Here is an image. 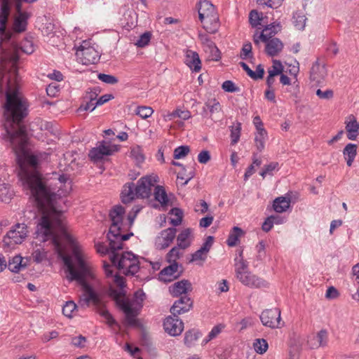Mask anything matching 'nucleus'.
Returning <instances> with one entry per match:
<instances>
[{"mask_svg": "<svg viewBox=\"0 0 359 359\" xmlns=\"http://www.w3.org/2000/svg\"><path fill=\"white\" fill-rule=\"evenodd\" d=\"M27 133L6 140L11 147L20 167V180L24 187L29 189L41 212L35 231L36 238L41 242L51 240L56 248H60V242L55 229H63L62 211L56 207L60 198L54 189L48 186L41 173L36 170L39 160L30 154L27 149Z\"/></svg>", "mask_w": 359, "mask_h": 359, "instance_id": "nucleus-1", "label": "nucleus"}, {"mask_svg": "<svg viewBox=\"0 0 359 359\" xmlns=\"http://www.w3.org/2000/svg\"><path fill=\"white\" fill-rule=\"evenodd\" d=\"M17 66L0 68V96L4 99L3 126L6 140L27 133L25 119L29 114V104L20 90Z\"/></svg>", "mask_w": 359, "mask_h": 359, "instance_id": "nucleus-2", "label": "nucleus"}, {"mask_svg": "<svg viewBox=\"0 0 359 359\" xmlns=\"http://www.w3.org/2000/svg\"><path fill=\"white\" fill-rule=\"evenodd\" d=\"M74 254L76 261V264L73 263L69 255L60 252L59 256L66 266L67 279L70 282L76 281L84 292L83 296L79 299V305L85 307L92 303L96 312L106 319L109 326L117 325V322L107 309L105 302L88 283L90 280L94 278L91 267L79 252L74 251Z\"/></svg>", "mask_w": 359, "mask_h": 359, "instance_id": "nucleus-3", "label": "nucleus"}, {"mask_svg": "<svg viewBox=\"0 0 359 359\" xmlns=\"http://www.w3.org/2000/svg\"><path fill=\"white\" fill-rule=\"evenodd\" d=\"M30 13H20L17 15L11 29H7L6 25V38L0 32V68L15 67L18 60V48L16 46V36L18 34L25 32L27 26V20L30 18Z\"/></svg>", "mask_w": 359, "mask_h": 359, "instance_id": "nucleus-4", "label": "nucleus"}, {"mask_svg": "<svg viewBox=\"0 0 359 359\" xmlns=\"http://www.w3.org/2000/svg\"><path fill=\"white\" fill-rule=\"evenodd\" d=\"M158 181V177L156 175H146L137 181L136 186L133 182L126 184L121 194L122 203H130L135 198H149L151 194L152 187L155 188Z\"/></svg>", "mask_w": 359, "mask_h": 359, "instance_id": "nucleus-5", "label": "nucleus"}, {"mask_svg": "<svg viewBox=\"0 0 359 359\" xmlns=\"http://www.w3.org/2000/svg\"><path fill=\"white\" fill-rule=\"evenodd\" d=\"M125 214V209L121 205H116L109 212V217L111 220V225L109 228L107 237L109 241L111 252L123 249V242L128 241L134 234L133 232L121 235V224L123 217Z\"/></svg>", "mask_w": 359, "mask_h": 359, "instance_id": "nucleus-6", "label": "nucleus"}, {"mask_svg": "<svg viewBox=\"0 0 359 359\" xmlns=\"http://www.w3.org/2000/svg\"><path fill=\"white\" fill-rule=\"evenodd\" d=\"M109 295L125 314L126 323L129 326H138L137 317L140 314V309L133 306L130 299L126 297V292L123 289L118 290L110 287Z\"/></svg>", "mask_w": 359, "mask_h": 359, "instance_id": "nucleus-7", "label": "nucleus"}, {"mask_svg": "<svg viewBox=\"0 0 359 359\" xmlns=\"http://www.w3.org/2000/svg\"><path fill=\"white\" fill-rule=\"evenodd\" d=\"M198 10L203 27L210 34L216 33L219 28V18L215 6L208 0H200Z\"/></svg>", "mask_w": 359, "mask_h": 359, "instance_id": "nucleus-8", "label": "nucleus"}, {"mask_svg": "<svg viewBox=\"0 0 359 359\" xmlns=\"http://www.w3.org/2000/svg\"><path fill=\"white\" fill-rule=\"evenodd\" d=\"M28 235L27 226L25 223H17L13 225L4 237V245L11 247L13 245L21 244Z\"/></svg>", "mask_w": 359, "mask_h": 359, "instance_id": "nucleus-9", "label": "nucleus"}, {"mask_svg": "<svg viewBox=\"0 0 359 359\" xmlns=\"http://www.w3.org/2000/svg\"><path fill=\"white\" fill-rule=\"evenodd\" d=\"M118 150L117 145H112L105 141L98 142L97 147L90 150L88 156L90 160L97 162L102 160L104 156H111Z\"/></svg>", "mask_w": 359, "mask_h": 359, "instance_id": "nucleus-10", "label": "nucleus"}, {"mask_svg": "<svg viewBox=\"0 0 359 359\" xmlns=\"http://www.w3.org/2000/svg\"><path fill=\"white\" fill-rule=\"evenodd\" d=\"M136 255L132 252H125L120 255L116 251L111 252L110 260L119 270L126 271L129 264L132 263Z\"/></svg>", "mask_w": 359, "mask_h": 359, "instance_id": "nucleus-11", "label": "nucleus"}, {"mask_svg": "<svg viewBox=\"0 0 359 359\" xmlns=\"http://www.w3.org/2000/svg\"><path fill=\"white\" fill-rule=\"evenodd\" d=\"M260 320L263 325L271 327H279L280 324V310L278 308L266 309L262 311Z\"/></svg>", "mask_w": 359, "mask_h": 359, "instance_id": "nucleus-12", "label": "nucleus"}, {"mask_svg": "<svg viewBox=\"0 0 359 359\" xmlns=\"http://www.w3.org/2000/svg\"><path fill=\"white\" fill-rule=\"evenodd\" d=\"M165 332L170 336L177 337L184 330V323L178 318V316L167 317L163 322Z\"/></svg>", "mask_w": 359, "mask_h": 359, "instance_id": "nucleus-13", "label": "nucleus"}, {"mask_svg": "<svg viewBox=\"0 0 359 359\" xmlns=\"http://www.w3.org/2000/svg\"><path fill=\"white\" fill-rule=\"evenodd\" d=\"M236 278L245 285L260 288L267 286V283L262 278L252 273L250 271H245V273L238 272Z\"/></svg>", "mask_w": 359, "mask_h": 359, "instance_id": "nucleus-14", "label": "nucleus"}, {"mask_svg": "<svg viewBox=\"0 0 359 359\" xmlns=\"http://www.w3.org/2000/svg\"><path fill=\"white\" fill-rule=\"evenodd\" d=\"M281 25L279 22H273L266 25L263 31L258 34L256 32L253 36V41L255 45L259 44V41H266L269 39L274 38L273 36L280 31Z\"/></svg>", "mask_w": 359, "mask_h": 359, "instance_id": "nucleus-15", "label": "nucleus"}, {"mask_svg": "<svg viewBox=\"0 0 359 359\" xmlns=\"http://www.w3.org/2000/svg\"><path fill=\"white\" fill-rule=\"evenodd\" d=\"M178 297L170 308V312L175 316L188 312L192 309L194 304V301L188 295Z\"/></svg>", "mask_w": 359, "mask_h": 359, "instance_id": "nucleus-16", "label": "nucleus"}, {"mask_svg": "<svg viewBox=\"0 0 359 359\" xmlns=\"http://www.w3.org/2000/svg\"><path fill=\"white\" fill-rule=\"evenodd\" d=\"M76 55L81 62L85 65L95 64L99 60L98 53L91 46L87 48L81 46L77 50Z\"/></svg>", "mask_w": 359, "mask_h": 359, "instance_id": "nucleus-17", "label": "nucleus"}, {"mask_svg": "<svg viewBox=\"0 0 359 359\" xmlns=\"http://www.w3.org/2000/svg\"><path fill=\"white\" fill-rule=\"evenodd\" d=\"M177 229L174 227L168 228L161 232V236L156 239L155 245L158 250L168 248L174 241L176 236Z\"/></svg>", "mask_w": 359, "mask_h": 359, "instance_id": "nucleus-18", "label": "nucleus"}, {"mask_svg": "<svg viewBox=\"0 0 359 359\" xmlns=\"http://www.w3.org/2000/svg\"><path fill=\"white\" fill-rule=\"evenodd\" d=\"M193 290L192 284L189 280L183 279L169 287V292L174 297L187 295Z\"/></svg>", "mask_w": 359, "mask_h": 359, "instance_id": "nucleus-19", "label": "nucleus"}, {"mask_svg": "<svg viewBox=\"0 0 359 359\" xmlns=\"http://www.w3.org/2000/svg\"><path fill=\"white\" fill-rule=\"evenodd\" d=\"M178 263L174 262L164 269H163L158 273V279L164 283H169L172 281L174 279L178 278L182 275V271L177 275L175 273L178 269Z\"/></svg>", "mask_w": 359, "mask_h": 359, "instance_id": "nucleus-20", "label": "nucleus"}, {"mask_svg": "<svg viewBox=\"0 0 359 359\" xmlns=\"http://www.w3.org/2000/svg\"><path fill=\"white\" fill-rule=\"evenodd\" d=\"M328 343V332L326 330L322 329L315 336L308 340V344L311 349L319 347H325Z\"/></svg>", "mask_w": 359, "mask_h": 359, "instance_id": "nucleus-21", "label": "nucleus"}, {"mask_svg": "<svg viewBox=\"0 0 359 359\" xmlns=\"http://www.w3.org/2000/svg\"><path fill=\"white\" fill-rule=\"evenodd\" d=\"M327 76V69L325 66L320 65L319 60H317L312 65L310 70V79L317 83H320Z\"/></svg>", "mask_w": 359, "mask_h": 359, "instance_id": "nucleus-22", "label": "nucleus"}, {"mask_svg": "<svg viewBox=\"0 0 359 359\" xmlns=\"http://www.w3.org/2000/svg\"><path fill=\"white\" fill-rule=\"evenodd\" d=\"M264 42L266 43L265 52L271 57L278 55L283 48V43L278 38H271Z\"/></svg>", "mask_w": 359, "mask_h": 359, "instance_id": "nucleus-23", "label": "nucleus"}, {"mask_svg": "<svg viewBox=\"0 0 359 359\" xmlns=\"http://www.w3.org/2000/svg\"><path fill=\"white\" fill-rule=\"evenodd\" d=\"M185 64L193 71L198 72L201 69V62L198 54L193 50H188L186 53Z\"/></svg>", "mask_w": 359, "mask_h": 359, "instance_id": "nucleus-24", "label": "nucleus"}, {"mask_svg": "<svg viewBox=\"0 0 359 359\" xmlns=\"http://www.w3.org/2000/svg\"><path fill=\"white\" fill-rule=\"evenodd\" d=\"M221 110V105L217 100H210L205 102V106L203 107L202 115L204 117H207L208 116L212 117L215 114L219 113Z\"/></svg>", "mask_w": 359, "mask_h": 359, "instance_id": "nucleus-25", "label": "nucleus"}, {"mask_svg": "<svg viewBox=\"0 0 359 359\" xmlns=\"http://www.w3.org/2000/svg\"><path fill=\"white\" fill-rule=\"evenodd\" d=\"M290 198L280 196L273 201V210L278 213L285 212L290 207Z\"/></svg>", "mask_w": 359, "mask_h": 359, "instance_id": "nucleus-26", "label": "nucleus"}, {"mask_svg": "<svg viewBox=\"0 0 359 359\" xmlns=\"http://www.w3.org/2000/svg\"><path fill=\"white\" fill-rule=\"evenodd\" d=\"M191 233V229L187 228L182 231L181 233L177 236V246L180 249L185 250L191 245V241L189 240Z\"/></svg>", "mask_w": 359, "mask_h": 359, "instance_id": "nucleus-27", "label": "nucleus"}, {"mask_svg": "<svg viewBox=\"0 0 359 359\" xmlns=\"http://www.w3.org/2000/svg\"><path fill=\"white\" fill-rule=\"evenodd\" d=\"M343 154L347 165L351 166L357 154V145L351 143L348 144L344 149Z\"/></svg>", "mask_w": 359, "mask_h": 359, "instance_id": "nucleus-28", "label": "nucleus"}, {"mask_svg": "<svg viewBox=\"0 0 359 359\" xmlns=\"http://www.w3.org/2000/svg\"><path fill=\"white\" fill-rule=\"evenodd\" d=\"M202 336L200 331L196 329H191L185 332L184 341V344L191 347L194 346L196 341Z\"/></svg>", "mask_w": 359, "mask_h": 359, "instance_id": "nucleus-29", "label": "nucleus"}, {"mask_svg": "<svg viewBox=\"0 0 359 359\" xmlns=\"http://www.w3.org/2000/svg\"><path fill=\"white\" fill-rule=\"evenodd\" d=\"M154 198L158 201L161 206H166L168 203V198L167 193L163 187L156 185L154 188Z\"/></svg>", "mask_w": 359, "mask_h": 359, "instance_id": "nucleus-30", "label": "nucleus"}, {"mask_svg": "<svg viewBox=\"0 0 359 359\" xmlns=\"http://www.w3.org/2000/svg\"><path fill=\"white\" fill-rule=\"evenodd\" d=\"M244 234V231L238 226H234L230 232L226 243L229 246L233 247L237 245L239 238Z\"/></svg>", "mask_w": 359, "mask_h": 359, "instance_id": "nucleus-31", "label": "nucleus"}, {"mask_svg": "<svg viewBox=\"0 0 359 359\" xmlns=\"http://www.w3.org/2000/svg\"><path fill=\"white\" fill-rule=\"evenodd\" d=\"M13 196V191L11 187L6 184L0 185V201L5 203H8Z\"/></svg>", "mask_w": 359, "mask_h": 359, "instance_id": "nucleus-32", "label": "nucleus"}, {"mask_svg": "<svg viewBox=\"0 0 359 359\" xmlns=\"http://www.w3.org/2000/svg\"><path fill=\"white\" fill-rule=\"evenodd\" d=\"M16 46L18 48V61H19L20 51H22L25 53H27V54H31L34 50L33 42L28 39L24 40L22 42L21 46L20 47L18 46V45L17 43H16ZM16 66H17V74H18V62H17Z\"/></svg>", "mask_w": 359, "mask_h": 359, "instance_id": "nucleus-33", "label": "nucleus"}, {"mask_svg": "<svg viewBox=\"0 0 359 359\" xmlns=\"http://www.w3.org/2000/svg\"><path fill=\"white\" fill-rule=\"evenodd\" d=\"M89 305H90V304ZM89 306H90L83 307L79 304L77 306L74 301H67L62 307V313L65 316L71 318L73 317L74 313L76 311L77 308L80 307L86 309Z\"/></svg>", "mask_w": 359, "mask_h": 359, "instance_id": "nucleus-34", "label": "nucleus"}, {"mask_svg": "<svg viewBox=\"0 0 359 359\" xmlns=\"http://www.w3.org/2000/svg\"><path fill=\"white\" fill-rule=\"evenodd\" d=\"M22 257L20 255H15L8 261V268L14 273H17L21 268H25V265L22 264Z\"/></svg>", "mask_w": 359, "mask_h": 359, "instance_id": "nucleus-35", "label": "nucleus"}, {"mask_svg": "<svg viewBox=\"0 0 359 359\" xmlns=\"http://www.w3.org/2000/svg\"><path fill=\"white\" fill-rule=\"evenodd\" d=\"M266 137L267 133L266 130H261V132L257 133L255 135V146L259 152H262L264 150Z\"/></svg>", "mask_w": 359, "mask_h": 359, "instance_id": "nucleus-36", "label": "nucleus"}, {"mask_svg": "<svg viewBox=\"0 0 359 359\" xmlns=\"http://www.w3.org/2000/svg\"><path fill=\"white\" fill-rule=\"evenodd\" d=\"M204 50L209 53V58L214 61H219L221 59V52L215 43H210L209 46L204 48Z\"/></svg>", "mask_w": 359, "mask_h": 359, "instance_id": "nucleus-37", "label": "nucleus"}, {"mask_svg": "<svg viewBox=\"0 0 359 359\" xmlns=\"http://www.w3.org/2000/svg\"><path fill=\"white\" fill-rule=\"evenodd\" d=\"M293 23L295 27L299 30H303L306 25L307 18L301 12H296L293 15Z\"/></svg>", "mask_w": 359, "mask_h": 359, "instance_id": "nucleus-38", "label": "nucleus"}, {"mask_svg": "<svg viewBox=\"0 0 359 359\" xmlns=\"http://www.w3.org/2000/svg\"><path fill=\"white\" fill-rule=\"evenodd\" d=\"M241 130V123L239 122H236L234 126L230 127L231 144H236L239 141Z\"/></svg>", "mask_w": 359, "mask_h": 359, "instance_id": "nucleus-39", "label": "nucleus"}, {"mask_svg": "<svg viewBox=\"0 0 359 359\" xmlns=\"http://www.w3.org/2000/svg\"><path fill=\"white\" fill-rule=\"evenodd\" d=\"M255 351L259 354H263L268 349V343L264 339H256L253 343Z\"/></svg>", "mask_w": 359, "mask_h": 359, "instance_id": "nucleus-40", "label": "nucleus"}, {"mask_svg": "<svg viewBox=\"0 0 359 359\" xmlns=\"http://www.w3.org/2000/svg\"><path fill=\"white\" fill-rule=\"evenodd\" d=\"M262 20V13H259L256 10H252L249 14V22L252 27H256L261 25Z\"/></svg>", "mask_w": 359, "mask_h": 359, "instance_id": "nucleus-41", "label": "nucleus"}, {"mask_svg": "<svg viewBox=\"0 0 359 359\" xmlns=\"http://www.w3.org/2000/svg\"><path fill=\"white\" fill-rule=\"evenodd\" d=\"M240 57L242 60L252 59L253 53L252 52V44L250 42L243 44L241 53Z\"/></svg>", "mask_w": 359, "mask_h": 359, "instance_id": "nucleus-42", "label": "nucleus"}, {"mask_svg": "<svg viewBox=\"0 0 359 359\" xmlns=\"http://www.w3.org/2000/svg\"><path fill=\"white\" fill-rule=\"evenodd\" d=\"M100 93V88L98 87H94L90 88V90L86 91L83 99H84V101H88V102H93L95 100L97 101V97Z\"/></svg>", "mask_w": 359, "mask_h": 359, "instance_id": "nucleus-43", "label": "nucleus"}, {"mask_svg": "<svg viewBox=\"0 0 359 359\" xmlns=\"http://www.w3.org/2000/svg\"><path fill=\"white\" fill-rule=\"evenodd\" d=\"M140 262L138 261L137 256L136 258H134L133 261L132 260V263L129 264V267L126 271H123V273L126 276H134L137 273L140 269Z\"/></svg>", "mask_w": 359, "mask_h": 359, "instance_id": "nucleus-44", "label": "nucleus"}, {"mask_svg": "<svg viewBox=\"0 0 359 359\" xmlns=\"http://www.w3.org/2000/svg\"><path fill=\"white\" fill-rule=\"evenodd\" d=\"M130 155L137 163H142L144 161V156L140 146L133 147L130 151Z\"/></svg>", "mask_w": 359, "mask_h": 359, "instance_id": "nucleus-45", "label": "nucleus"}, {"mask_svg": "<svg viewBox=\"0 0 359 359\" xmlns=\"http://www.w3.org/2000/svg\"><path fill=\"white\" fill-rule=\"evenodd\" d=\"M190 151L189 146L182 145L175 149L173 157L175 159H180L185 157Z\"/></svg>", "mask_w": 359, "mask_h": 359, "instance_id": "nucleus-46", "label": "nucleus"}, {"mask_svg": "<svg viewBox=\"0 0 359 359\" xmlns=\"http://www.w3.org/2000/svg\"><path fill=\"white\" fill-rule=\"evenodd\" d=\"M153 112L154 110L152 109L151 107L146 106L137 107L135 110V114L144 119L150 117Z\"/></svg>", "mask_w": 359, "mask_h": 359, "instance_id": "nucleus-47", "label": "nucleus"}, {"mask_svg": "<svg viewBox=\"0 0 359 359\" xmlns=\"http://www.w3.org/2000/svg\"><path fill=\"white\" fill-rule=\"evenodd\" d=\"M151 39V33L146 32L140 35L139 39L136 41L135 45L137 47L143 48L147 46Z\"/></svg>", "mask_w": 359, "mask_h": 359, "instance_id": "nucleus-48", "label": "nucleus"}, {"mask_svg": "<svg viewBox=\"0 0 359 359\" xmlns=\"http://www.w3.org/2000/svg\"><path fill=\"white\" fill-rule=\"evenodd\" d=\"M278 162H271L269 164L264 166L259 174L263 178H264L267 175H273V171L278 168Z\"/></svg>", "mask_w": 359, "mask_h": 359, "instance_id": "nucleus-49", "label": "nucleus"}, {"mask_svg": "<svg viewBox=\"0 0 359 359\" xmlns=\"http://www.w3.org/2000/svg\"><path fill=\"white\" fill-rule=\"evenodd\" d=\"M180 257V248L178 246H175L168 252L166 259L169 263H172L176 262Z\"/></svg>", "mask_w": 359, "mask_h": 359, "instance_id": "nucleus-50", "label": "nucleus"}, {"mask_svg": "<svg viewBox=\"0 0 359 359\" xmlns=\"http://www.w3.org/2000/svg\"><path fill=\"white\" fill-rule=\"evenodd\" d=\"M273 69L269 70V74L273 76L281 74L283 71V67L279 60H273V65L272 66Z\"/></svg>", "mask_w": 359, "mask_h": 359, "instance_id": "nucleus-51", "label": "nucleus"}, {"mask_svg": "<svg viewBox=\"0 0 359 359\" xmlns=\"http://www.w3.org/2000/svg\"><path fill=\"white\" fill-rule=\"evenodd\" d=\"M97 77L100 81L107 84L114 85L117 83L118 81V79L116 76L110 74L100 73L98 74Z\"/></svg>", "mask_w": 359, "mask_h": 359, "instance_id": "nucleus-52", "label": "nucleus"}, {"mask_svg": "<svg viewBox=\"0 0 359 359\" xmlns=\"http://www.w3.org/2000/svg\"><path fill=\"white\" fill-rule=\"evenodd\" d=\"M359 130V124L358 123L354 116H350V121L346 123V132H358Z\"/></svg>", "mask_w": 359, "mask_h": 359, "instance_id": "nucleus-53", "label": "nucleus"}, {"mask_svg": "<svg viewBox=\"0 0 359 359\" xmlns=\"http://www.w3.org/2000/svg\"><path fill=\"white\" fill-rule=\"evenodd\" d=\"M284 0H257V2L259 5L267 6L272 8H276L279 7Z\"/></svg>", "mask_w": 359, "mask_h": 359, "instance_id": "nucleus-54", "label": "nucleus"}, {"mask_svg": "<svg viewBox=\"0 0 359 359\" xmlns=\"http://www.w3.org/2000/svg\"><path fill=\"white\" fill-rule=\"evenodd\" d=\"M222 326L221 325L213 327L212 330L209 332L206 339L203 341L204 344H206L208 341L216 337L222 331Z\"/></svg>", "mask_w": 359, "mask_h": 359, "instance_id": "nucleus-55", "label": "nucleus"}, {"mask_svg": "<svg viewBox=\"0 0 359 359\" xmlns=\"http://www.w3.org/2000/svg\"><path fill=\"white\" fill-rule=\"evenodd\" d=\"M222 88L224 91L228 93H235L240 90V88L237 87L233 81L229 80L225 81L222 83Z\"/></svg>", "mask_w": 359, "mask_h": 359, "instance_id": "nucleus-56", "label": "nucleus"}, {"mask_svg": "<svg viewBox=\"0 0 359 359\" xmlns=\"http://www.w3.org/2000/svg\"><path fill=\"white\" fill-rule=\"evenodd\" d=\"M264 75V69L262 65L259 64L256 67V71H252V74H251V79L257 81L259 79H262Z\"/></svg>", "mask_w": 359, "mask_h": 359, "instance_id": "nucleus-57", "label": "nucleus"}, {"mask_svg": "<svg viewBox=\"0 0 359 359\" xmlns=\"http://www.w3.org/2000/svg\"><path fill=\"white\" fill-rule=\"evenodd\" d=\"M113 98H114V96L111 94H105V95H102L95 102L94 107L91 109V111H93L96 108L97 106L102 105Z\"/></svg>", "mask_w": 359, "mask_h": 359, "instance_id": "nucleus-58", "label": "nucleus"}, {"mask_svg": "<svg viewBox=\"0 0 359 359\" xmlns=\"http://www.w3.org/2000/svg\"><path fill=\"white\" fill-rule=\"evenodd\" d=\"M248 262L243 258L240 259L238 263L236 264V275L238 276V272L248 271Z\"/></svg>", "mask_w": 359, "mask_h": 359, "instance_id": "nucleus-59", "label": "nucleus"}, {"mask_svg": "<svg viewBox=\"0 0 359 359\" xmlns=\"http://www.w3.org/2000/svg\"><path fill=\"white\" fill-rule=\"evenodd\" d=\"M316 95L320 99L330 100L333 97L334 92L331 89L326 90L325 91L318 89L316 90Z\"/></svg>", "mask_w": 359, "mask_h": 359, "instance_id": "nucleus-60", "label": "nucleus"}, {"mask_svg": "<svg viewBox=\"0 0 359 359\" xmlns=\"http://www.w3.org/2000/svg\"><path fill=\"white\" fill-rule=\"evenodd\" d=\"M171 116L174 118L178 117L183 120H187L190 118L191 114L187 110L182 111L180 109H176L171 114Z\"/></svg>", "mask_w": 359, "mask_h": 359, "instance_id": "nucleus-61", "label": "nucleus"}, {"mask_svg": "<svg viewBox=\"0 0 359 359\" xmlns=\"http://www.w3.org/2000/svg\"><path fill=\"white\" fill-rule=\"evenodd\" d=\"M257 258L259 260H262L266 257L265 243L264 241H261L259 242L258 245H257Z\"/></svg>", "mask_w": 359, "mask_h": 359, "instance_id": "nucleus-62", "label": "nucleus"}, {"mask_svg": "<svg viewBox=\"0 0 359 359\" xmlns=\"http://www.w3.org/2000/svg\"><path fill=\"white\" fill-rule=\"evenodd\" d=\"M86 338L82 335L74 337L72 339V344L79 348H83L85 346Z\"/></svg>", "mask_w": 359, "mask_h": 359, "instance_id": "nucleus-63", "label": "nucleus"}, {"mask_svg": "<svg viewBox=\"0 0 359 359\" xmlns=\"http://www.w3.org/2000/svg\"><path fill=\"white\" fill-rule=\"evenodd\" d=\"M46 258V252L41 251L40 250H36L33 252V259L36 263L42 262Z\"/></svg>", "mask_w": 359, "mask_h": 359, "instance_id": "nucleus-64", "label": "nucleus"}]
</instances>
